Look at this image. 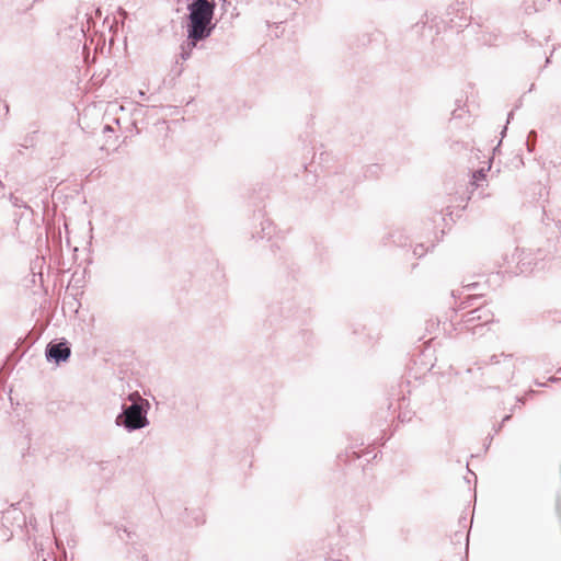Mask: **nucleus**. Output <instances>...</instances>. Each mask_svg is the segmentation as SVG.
<instances>
[{
  "label": "nucleus",
  "instance_id": "nucleus-1",
  "mask_svg": "<svg viewBox=\"0 0 561 561\" xmlns=\"http://www.w3.org/2000/svg\"><path fill=\"white\" fill-rule=\"evenodd\" d=\"M216 3L214 0H188L186 10V33L192 45L206 41L214 32L213 22Z\"/></svg>",
  "mask_w": 561,
  "mask_h": 561
},
{
  "label": "nucleus",
  "instance_id": "nucleus-2",
  "mask_svg": "<svg viewBox=\"0 0 561 561\" xmlns=\"http://www.w3.org/2000/svg\"><path fill=\"white\" fill-rule=\"evenodd\" d=\"M149 409L148 400L142 398L129 404L123 403L121 412L115 417V424L128 433L142 430L149 425Z\"/></svg>",
  "mask_w": 561,
  "mask_h": 561
},
{
  "label": "nucleus",
  "instance_id": "nucleus-3",
  "mask_svg": "<svg viewBox=\"0 0 561 561\" xmlns=\"http://www.w3.org/2000/svg\"><path fill=\"white\" fill-rule=\"evenodd\" d=\"M494 321V314L486 304L462 312L455 323L456 330H466L472 334L483 335L484 328Z\"/></svg>",
  "mask_w": 561,
  "mask_h": 561
},
{
  "label": "nucleus",
  "instance_id": "nucleus-4",
  "mask_svg": "<svg viewBox=\"0 0 561 561\" xmlns=\"http://www.w3.org/2000/svg\"><path fill=\"white\" fill-rule=\"evenodd\" d=\"M71 356V346L65 339L50 341L45 348V357L48 363L57 366L68 362Z\"/></svg>",
  "mask_w": 561,
  "mask_h": 561
},
{
  "label": "nucleus",
  "instance_id": "nucleus-5",
  "mask_svg": "<svg viewBox=\"0 0 561 561\" xmlns=\"http://www.w3.org/2000/svg\"><path fill=\"white\" fill-rule=\"evenodd\" d=\"M363 514L358 511H353L343 514L337 524L339 531L343 537H356L362 533Z\"/></svg>",
  "mask_w": 561,
  "mask_h": 561
},
{
  "label": "nucleus",
  "instance_id": "nucleus-6",
  "mask_svg": "<svg viewBox=\"0 0 561 561\" xmlns=\"http://www.w3.org/2000/svg\"><path fill=\"white\" fill-rule=\"evenodd\" d=\"M274 231H275V227H274L273 222L270 219L265 218L264 213L259 211V213L254 214L253 230L251 231L252 239L271 240Z\"/></svg>",
  "mask_w": 561,
  "mask_h": 561
},
{
  "label": "nucleus",
  "instance_id": "nucleus-7",
  "mask_svg": "<svg viewBox=\"0 0 561 561\" xmlns=\"http://www.w3.org/2000/svg\"><path fill=\"white\" fill-rule=\"evenodd\" d=\"M385 245L393 244L398 248H407L411 245L410 237L402 228H392L381 239Z\"/></svg>",
  "mask_w": 561,
  "mask_h": 561
},
{
  "label": "nucleus",
  "instance_id": "nucleus-8",
  "mask_svg": "<svg viewBox=\"0 0 561 561\" xmlns=\"http://www.w3.org/2000/svg\"><path fill=\"white\" fill-rule=\"evenodd\" d=\"M513 355L504 354L492 355L488 362H483L484 365H499L502 364L504 370V378L508 381L514 376L515 365L513 364Z\"/></svg>",
  "mask_w": 561,
  "mask_h": 561
},
{
  "label": "nucleus",
  "instance_id": "nucleus-9",
  "mask_svg": "<svg viewBox=\"0 0 561 561\" xmlns=\"http://www.w3.org/2000/svg\"><path fill=\"white\" fill-rule=\"evenodd\" d=\"M118 467V460H102L95 462L92 468L91 472L98 473L101 476L102 479H111Z\"/></svg>",
  "mask_w": 561,
  "mask_h": 561
},
{
  "label": "nucleus",
  "instance_id": "nucleus-10",
  "mask_svg": "<svg viewBox=\"0 0 561 561\" xmlns=\"http://www.w3.org/2000/svg\"><path fill=\"white\" fill-rule=\"evenodd\" d=\"M479 286V283H470L462 285L461 295L466 293V296L465 299L460 302L459 310H465L466 308L473 306V302L481 298V295L471 294V291L476 290Z\"/></svg>",
  "mask_w": 561,
  "mask_h": 561
},
{
  "label": "nucleus",
  "instance_id": "nucleus-11",
  "mask_svg": "<svg viewBox=\"0 0 561 561\" xmlns=\"http://www.w3.org/2000/svg\"><path fill=\"white\" fill-rule=\"evenodd\" d=\"M9 201L11 202L12 206L18 208H24L25 210L20 215L19 218L15 216L14 221L16 222V225H19L20 220H22L24 217H26L28 220H32L34 216V210L22 198L15 196L14 194H10Z\"/></svg>",
  "mask_w": 561,
  "mask_h": 561
},
{
  "label": "nucleus",
  "instance_id": "nucleus-12",
  "mask_svg": "<svg viewBox=\"0 0 561 561\" xmlns=\"http://www.w3.org/2000/svg\"><path fill=\"white\" fill-rule=\"evenodd\" d=\"M277 308L282 317L294 318L298 309V302L296 299L282 300Z\"/></svg>",
  "mask_w": 561,
  "mask_h": 561
},
{
  "label": "nucleus",
  "instance_id": "nucleus-13",
  "mask_svg": "<svg viewBox=\"0 0 561 561\" xmlns=\"http://www.w3.org/2000/svg\"><path fill=\"white\" fill-rule=\"evenodd\" d=\"M481 39L484 45L497 46L503 43V34L500 30H493L491 32H485Z\"/></svg>",
  "mask_w": 561,
  "mask_h": 561
},
{
  "label": "nucleus",
  "instance_id": "nucleus-14",
  "mask_svg": "<svg viewBox=\"0 0 561 561\" xmlns=\"http://www.w3.org/2000/svg\"><path fill=\"white\" fill-rule=\"evenodd\" d=\"M542 221L547 228L551 229L552 231L556 230L561 234V217H554L552 214L543 210Z\"/></svg>",
  "mask_w": 561,
  "mask_h": 561
},
{
  "label": "nucleus",
  "instance_id": "nucleus-15",
  "mask_svg": "<svg viewBox=\"0 0 561 561\" xmlns=\"http://www.w3.org/2000/svg\"><path fill=\"white\" fill-rule=\"evenodd\" d=\"M34 561H57L55 554L50 550L41 548L36 552Z\"/></svg>",
  "mask_w": 561,
  "mask_h": 561
},
{
  "label": "nucleus",
  "instance_id": "nucleus-16",
  "mask_svg": "<svg viewBox=\"0 0 561 561\" xmlns=\"http://www.w3.org/2000/svg\"><path fill=\"white\" fill-rule=\"evenodd\" d=\"M197 45H192L191 44V39H187L186 43L182 44L181 45V53H180V57L182 60H187L191 55H192V50L194 47H196Z\"/></svg>",
  "mask_w": 561,
  "mask_h": 561
},
{
  "label": "nucleus",
  "instance_id": "nucleus-17",
  "mask_svg": "<svg viewBox=\"0 0 561 561\" xmlns=\"http://www.w3.org/2000/svg\"><path fill=\"white\" fill-rule=\"evenodd\" d=\"M537 136H538L537 131L534 129L528 133L527 139H526V147H527L528 152H533L535 150Z\"/></svg>",
  "mask_w": 561,
  "mask_h": 561
},
{
  "label": "nucleus",
  "instance_id": "nucleus-18",
  "mask_svg": "<svg viewBox=\"0 0 561 561\" xmlns=\"http://www.w3.org/2000/svg\"><path fill=\"white\" fill-rule=\"evenodd\" d=\"M485 178H486V170L481 168L472 173V184L478 187L479 182L484 181Z\"/></svg>",
  "mask_w": 561,
  "mask_h": 561
},
{
  "label": "nucleus",
  "instance_id": "nucleus-19",
  "mask_svg": "<svg viewBox=\"0 0 561 561\" xmlns=\"http://www.w3.org/2000/svg\"><path fill=\"white\" fill-rule=\"evenodd\" d=\"M116 534L122 540H124L125 537L129 540L135 536V534L128 530L125 526H116Z\"/></svg>",
  "mask_w": 561,
  "mask_h": 561
},
{
  "label": "nucleus",
  "instance_id": "nucleus-20",
  "mask_svg": "<svg viewBox=\"0 0 561 561\" xmlns=\"http://www.w3.org/2000/svg\"><path fill=\"white\" fill-rule=\"evenodd\" d=\"M380 172V165L379 164H370L365 170V176L366 178H378Z\"/></svg>",
  "mask_w": 561,
  "mask_h": 561
},
{
  "label": "nucleus",
  "instance_id": "nucleus-21",
  "mask_svg": "<svg viewBox=\"0 0 561 561\" xmlns=\"http://www.w3.org/2000/svg\"><path fill=\"white\" fill-rule=\"evenodd\" d=\"M426 252H427V249L424 247L423 243H416L412 250L413 256H415L417 259L424 256Z\"/></svg>",
  "mask_w": 561,
  "mask_h": 561
},
{
  "label": "nucleus",
  "instance_id": "nucleus-22",
  "mask_svg": "<svg viewBox=\"0 0 561 561\" xmlns=\"http://www.w3.org/2000/svg\"><path fill=\"white\" fill-rule=\"evenodd\" d=\"M515 36L516 37H519L520 39L523 41H526V42H529L530 45H535L536 41L534 38H530L529 37V34L527 33V31H522L515 35L512 36V41H515Z\"/></svg>",
  "mask_w": 561,
  "mask_h": 561
},
{
  "label": "nucleus",
  "instance_id": "nucleus-23",
  "mask_svg": "<svg viewBox=\"0 0 561 561\" xmlns=\"http://www.w3.org/2000/svg\"><path fill=\"white\" fill-rule=\"evenodd\" d=\"M36 131H34L33 134H28L25 138H24V144H22L23 147L27 148L30 146H32L33 144V140H34V134Z\"/></svg>",
  "mask_w": 561,
  "mask_h": 561
},
{
  "label": "nucleus",
  "instance_id": "nucleus-24",
  "mask_svg": "<svg viewBox=\"0 0 561 561\" xmlns=\"http://www.w3.org/2000/svg\"><path fill=\"white\" fill-rule=\"evenodd\" d=\"M460 20H461V22L460 23H456L455 25H453V27H456L457 30H460V28L469 25L467 18H461Z\"/></svg>",
  "mask_w": 561,
  "mask_h": 561
},
{
  "label": "nucleus",
  "instance_id": "nucleus-25",
  "mask_svg": "<svg viewBox=\"0 0 561 561\" xmlns=\"http://www.w3.org/2000/svg\"><path fill=\"white\" fill-rule=\"evenodd\" d=\"M506 130H507V127H506V126H504V128H503V129H502V131H501V137H502L501 139H503V138L505 137V135H506ZM501 142H502V140H500V142L497 144V146L494 148V150H493V152H494V153L499 150V147H500Z\"/></svg>",
  "mask_w": 561,
  "mask_h": 561
},
{
  "label": "nucleus",
  "instance_id": "nucleus-26",
  "mask_svg": "<svg viewBox=\"0 0 561 561\" xmlns=\"http://www.w3.org/2000/svg\"><path fill=\"white\" fill-rule=\"evenodd\" d=\"M493 439V436L492 435H489L486 438H485V443H484V450L486 451L491 445V442Z\"/></svg>",
  "mask_w": 561,
  "mask_h": 561
},
{
  "label": "nucleus",
  "instance_id": "nucleus-27",
  "mask_svg": "<svg viewBox=\"0 0 561 561\" xmlns=\"http://www.w3.org/2000/svg\"><path fill=\"white\" fill-rule=\"evenodd\" d=\"M138 95H139V98H141L142 100H148V96H147L146 92H145V91H142V90H139V91H138Z\"/></svg>",
  "mask_w": 561,
  "mask_h": 561
},
{
  "label": "nucleus",
  "instance_id": "nucleus-28",
  "mask_svg": "<svg viewBox=\"0 0 561 561\" xmlns=\"http://www.w3.org/2000/svg\"><path fill=\"white\" fill-rule=\"evenodd\" d=\"M512 417V414H506L503 419H502V424H505L506 422H508Z\"/></svg>",
  "mask_w": 561,
  "mask_h": 561
},
{
  "label": "nucleus",
  "instance_id": "nucleus-29",
  "mask_svg": "<svg viewBox=\"0 0 561 561\" xmlns=\"http://www.w3.org/2000/svg\"><path fill=\"white\" fill-rule=\"evenodd\" d=\"M503 425L504 424H502V422H501L497 426H494L495 433H499L502 430Z\"/></svg>",
  "mask_w": 561,
  "mask_h": 561
},
{
  "label": "nucleus",
  "instance_id": "nucleus-30",
  "mask_svg": "<svg viewBox=\"0 0 561 561\" xmlns=\"http://www.w3.org/2000/svg\"><path fill=\"white\" fill-rule=\"evenodd\" d=\"M451 116L453 118H460L461 115L457 113V110H455L453 113H451Z\"/></svg>",
  "mask_w": 561,
  "mask_h": 561
},
{
  "label": "nucleus",
  "instance_id": "nucleus-31",
  "mask_svg": "<svg viewBox=\"0 0 561 561\" xmlns=\"http://www.w3.org/2000/svg\"><path fill=\"white\" fill-rule=\"evenodd\" d=\"M195 519L197 520V523H204V519H203L201 513H198V517H195Z\"/></svg>",
  "mask_w": 561,
  "mask_h": 561
},
{
  "label": "nucleus",
  "instance_id": "nucleus-32",
  "mask_svg": "<svg viewBox=\"0 0 561 561\" xmlns=\"http://www.w3.org/2000/svg\"><path fill=\"white\" fill-rule=\"evenodd\" d=\"M513 115H514V112H513V111H511V112L508 113V115H507V122H506V124H508V123H510V121H511V118L513 117Z\"/></svg>",
  "mask_w": 561,
  "mask_h": 561
},
{
  "label": "nucleus",
  "instance_id": "nucleus-33",
  "mask_svg": "<svg viewBox=\"0 0 561 561\" xmlns=\"http://www.w3.org/2000/svg\"><path fill=\"white\" fill-rule=\"evenodd\" d=\"M112 130H113V129H112V127H111L110 125H105V126H104V133H106V131H112Z\"/></svg>",
  "mask_w": 561,
  "mask_h": 561
},
{
  "label": "nucleus",
  "instance_id": "nucleus-34",
  "mask_svg": "<svg viewBox=\"0 0 561 561\" xmlns=\"http://www.w3.org/2000/svg\"><path fill=\"white\" fill-rule=\"evenodd\" d=\"M558 380L559 379L557 377H553V376L548 379V381H550V382H557Z\"/></svg>",
  "mask_w": 561,
  "mask_h": 561
},
{
  "label": "nucleus",
  "instance_id": "nucleus-35",
  "mask_svg": "<svg viewBox=\"0 0 561 561\" xmlns=\"http://www.w3.org/2000/svg\"><path fill=\"white\" fill-rule=\"evenodd\" d=\"M227 5H230L229 2H227V0H224L222 2V9L226 10Z\"/></svg>",
  "mask_w": 561,
  "mask_h": 561
},
{
  "label": "nucleus",
  "instance_id": "nucleus-36",
  "mask_svg": "<svg viewBox=\"0 0 561 561\" xmlns=\"http://www.w3.org/2000/svg\"><path fill=\"white\" fill-rule=\"evenodd\" d=\"M553 51H554V49H552L550 56L546 58V65H548L550 62V57L552 56Z\"/></svg>",
  "mask_w": 561,
  "mask_h": 561
},
{
  "label": "nucleus",
  "instance_id": "nucleus-37",
  "mask_svg": "<svg viewBox=\"0 0 561 561\" xmlns=\"http://www.w3.org/2000/svg\"><path fill=\"white\" fill-rule=\"evenodd\" d=\"M525 401H526V400H525V398H519V397H517V402H520V403H523V404H524V403H525Z\"/></svg>",
  "mask_w": 561,
  "mask_h": 561
},
{
  "label": "nucleus",
  "instance_id": "nucleus-38",
  "mask_svg": "<svg viewBox=\"0 0 561 561\" xmlns=\"http://www.w3.org/2000/svg\"><path fill=\"white\" fill-rule=\"evenodd\" d=\"M119 13H121V15H124V16L127 14L126 11H124L123 9L119 10Z\"/></svg>",
  "mask_w": 561,
  "mask_h": 561
},
{
  "label": "nucleus",
  "instance_id": "nucleus-39",
  "mask_svg": "<svg viewBox=\"0 0 561 561\" xmlns=\"http://www.w3.org/2000/svg\"><path fill=\"white\" fill-rule=\"evenodd\" d=\"M141 559H142L144 561H148V559H147V556H146V554H144V556L141 557Z\"/></svg>",
  "mask_w": 561,
  "mask_h": 561
},
{
  "label": "nucleus",
  "instance_id": "nucleus-40",
  "mask_svg": "<svg viewBox=\"0 0 561 561\" xmlns=\"http://www.w3.org/2000/svg\"><path fill=\"white\" fill-rule=\"evenodd\" d=\"M534 87H535V84L533 83V84L530 85L529 91H533V90H534Z\"/></svg>",
  "mask_w": 561,
  "mask_h": 561
},
{
  "label": "nucleus",
  "instance_id": "nucleus-41",
  "mask_svg": "<svg viewBox=\"0 0 561 561\" xmlns=\"http://www.w3.org/2000/svg\"><path fill=\"white\" fill-rule=\"evenodd\" d=\"M537 385H538L539 387H543V386H546L545 383H540V382H537Z\"/></svg>",
  "mask_w": 561,
  "mask_h": 561
},
{
  "label": "nucleus",
  "instance_id": "nucleus-42",
  "mask_svg": "<svg viewBox=\"0 0 561 561\" xmlns=\"http://www.w3.org/2000/svg\"><path fill=\"white\" fill-rule=\"evenodd\" d=\"M0 188H3V184H2V182H1V181H0Z\"/></svg>",
  "mask_w": 561,
  "mask_h": 561
},
{
  "label": "nucleus",
  "instance_id": "nucleus-43",
  "mask_svg": "<svg viewBox=\"0 0 561 561\" xmlns=\"http://www.w3.org/2000/svg\"><path fill=\"white\" fill-rule=\"evenodd\" d=\"M558 374H561V367L557 370Z\"/></svg>",
  "mask_w": 561,
  "mask_h": 561
},
{
  "label": "nucleus",
  "instance_id": "nucleus-44",
  "mask_svg": "<svg viewBox=\"0 0 561 561\" xmlns=\"http://www.w3.org/2000/svg\"><path fill=\"white\" fill-rule=\"evenodd\" d=\"M268 1H270V4H273V3H274V2H273V0H268Z\"/></svg>",
  "mask_w": 561,
  "mask_h": 561
},
{
  "label": "nucleus",
  "instance_id": "nucleus-45",
  "mask_svg": "<svg viewBox=\"0 0 561 561\" xmlns=\"http://www.w3.org/2000/svg\"><path fill=\"white\" fill-rule=\"evenodd\" d=\"M318 561H320V559ZM321 561H323V560L321 559Z\"/></svg>",
  "mask_w": 561,
  "mask_h": 561
},
{
  "label": "nucleus",
  "instance_id": "nucleus-46",
  "mask_svg": "<svg viewBox=\"0 0 561 561\" xmlns=\"http://www.w3.org/2000/svg\"><path fill=\"white\" fill-rule=\"evenodd\" d=\"M321 561V560H320Z\"/></svg>",
  "mask_w": 561,
  "mask_h": 561
}]
</instances>
